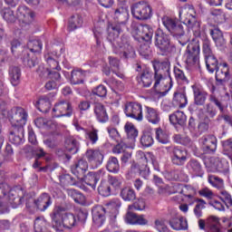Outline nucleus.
Returning <instances> with one entry per match:
<instances>
[{
	"instance_id": "f257e3e1",
	"label": "nucleus",
	"mask_w": 232,
	"mask_h": 232,
	"mask_svg": "<svg viewBox=\"0 0 232 232\" xmlns=\"http://www.w3.org/2000/svg\"><path fill=\"white\" fill-rule=\"evenodd\" d=\"M114 19L117 24L109 27L108 39L112 43L113 52L118 55L123 57V59H128L135 55V50L128 43L122 42V40L118 39L119 34L122 32V28L126 26L128 19H130V13L126 7H120L114 12ZM115 39H118L115 41Z\"/></svg>"
},
{
	"instance_id": "f03ea898",
	"label": "nucleus",
	"mask_w": 232,
	"mask_h": 232,
	"mask_svg": "<svg viewBox=\"0 0 232 232\" xmlns=\"http://www.w3.org/2000/svg\"><path fill=\"white\" fill-rule=\"evenodd\" d=\"M52 218L53 227L55 231H64V229H70L77 224L75 216L73 214L64 213L61 208H54Z\"/></svg>"
},
{
	"instance_id": "7ed1b4c3",
	"label": "nucleus",
	"mask_w": 232,
	"mask_h": 232,
	"mask_svg": "<svg viewBox=\"0 0 232 232\" xmlns=\"http://www.w3.org/2000/svg\"><path fill=\"white\" fill-rule=\"evenodd\" d=\"M8 119L13 128H23L28 121L26 111L21 107H14L9 111H2L0 112V120Z\"/></svg>"
},
{
	"instance_id": "20e7f679",
	"label": "nucleus",
	"mask_w": 232,
	"mask_h": 232,
	"mask_svg": "<svg viewBox=\"0 0 232 232\" xmlns=\"http://www.w3.org/2000/svg\"><path fill=\"white\" fill-rule=\"evenodd\" d=\"M179 20L191 30L195 37H200V22L195 17V7L188 5L179 11Z\"/></svg>"
},
{
	"instance_id": "39448f33",
	"label": "nucleus",
	"mask_w": 232,
	"mask_h": 232,
	"mask_svg": "<svg viewBox=\"0 0 232 232\" xmlns=\"http://www.w3.org/2000/svg\"><path fill=\"white\" fill-rule=\"evenodd\" d=\"M154 69V90H164L166 87V81L169 82V80H166V77L169 75V63L168 62L155 61L153 63Z\"/></svg>"
},
{
	"instance_id": "423d86ee",
	"label": "nucleus",
	"mask_w": 232,
	"mask_h": 232,
	"mask_svg": "<svg viewBox=\"0 0 232 232\" xmlns=\"http://www.w3.org/2000/svg\"><path fill=\"white\" fill-rule=\"evenodd\" d=\"M46 67H39L38 73L41 77H49L50 79H54L59 81L61 79V65H59V61L52 57L50 54L45 55Z\"/></svg>"
},
{
	"instance_id": "0eeeda50",
	"label": "nucleus",
	"mask_w": 232,
	"mask_h": 232,
	"mask_svg": "<svg viewBox=\"0 0 232 232\" xmlns=\"http://www.w3.org/2000/svg\"><path fill=\"white\" fill-rule=\"evenodd\" d=\"M130 10L133 17L139 21H148V19H151L153 15L151 6L146 2L133 4Z\"/></svg>"
},
{
	"instance_id": "6e6552de",
	"label": "nucleus",
	"mask_w": 232,
	"mask_h": 232,
	"mask_svg": "<svg viewBox=\"0 0 232 232\" xmlns=\"http://www.w3.org/2000/svg\"><path fill=\"white\" fill-rule=\"evenodd\" d=\"M198 55H200V45L198 43L188 44L184 55L185 63H187L188 68L198 66Z\"/></svg>"
},
{
	"instance_id": "1a4fd4ad",
	"label": "nucleus",
	"mask_w": 232,
	"mask_h": 232,
	"mask_svg": "<svg viewBox=\"0 0 232 232\" xmlns=\"http://www.w3.org/2000/svg\"><path fill=\"white\" fill-rule=\"evenodd\" d=\"M174 193H178V195L174 197L176 202H182L184 200L182 195L189 198L191 202L195 200V188H193V187L178 184L174 186Z\"/></svg>"
},
{
	"instance_id": "9d476101",
	"label": "nucleus",
	"mask_w": 232,
	"mask_h": 232,
	"mask_svg": "<svg viewBox=\"0 0 232 232\" xmlns=\"http://www.w3.org/2000/svg\"><path fill=\"white\" fill-rule=\"evenodd\" d=\"M85 159H87L92 169H97L104 160V154L100 150L90 149L85 152Z\"/></svg>"
},
{
	"instance_id": "9b49d317",
	"label": "nucleus",
	"mask_w": 232,
	"mask_h": 232,
	"mask_svg": "<svg viewBox=\"0 0 232 232\" xmlns=\"http://www.w3.org/2000/svg\"><path fill=\"white\" fill-rule=\"evenodd\" d=\"M153 27L148 24H141L134 27L132 35L138 39L149 42L153 38Z\"/></svg>"
},
{
	"instance_id": "f8f14e48",
	"label": "nucleus",
	"mask_w": 232,
	"mask_h": 232,
	"mask_svg": "<svg viewBox=\"0 0 232 232\" xmlns=\"http://www.w3.org/2000/svg\"><path fill=\"white\" fill-rule=\"evenodd\" d=\"M137 72H140V74L137 76L139 84H141L143 88H150L153 82V75L151 70L148 67H140L138 65Z\"/></svg>"
},
{
	"instance_id": "ddd939ff",
	"label": "nucleus",
	"mask_w": 232,
	"mask_h": 232,
	"mask_svg": "<svg viewBox=\"0 0 232 232\" xmlns=\"http://www.w3.org/2000/svg\"><path fill=\"white\" fill-rule=\"evenodd\" d=\"M72 105L66 101H62L54 105L53 117H70L72 115Z\"/></svg>"
},
{
	"instance_id": "4468645a",
	"label": "nucleus",
	"mask_w": 232,
	"mask_h": 232,
	"mask_svg": "<svg viewBox=\"0 0 232 232\" xmlns=\"http://www.w3.org/2000/svg\"><path fill=\"white\" fill-rule=\"evenodd\" d=\"M125 115L135 119V121H142V105L137 102H130L125 106Z\"/></svg>"
},
{
	"instance_id": "2eb2a0df",
	"label": "nucleus",
	"mask_w": 232,
	"mask_h": 232,
	"mask_svg": "<svg viewBox=\"0 0 232 232\" xmlns=\"http://www.w3.org/2000/svg\"><path fill=\"white\" fill-rule=\"evenodd\" d=\"M155 44L160 52H168L169 50V37L164 34L163 30L158 29L155 34Z\"/></svg>"
},
{
	"instance_id": "dca6fc26",
	"label": "nucleus",
	"mask_w": 232,
	"mask_h": 232,
	"mask_svg": "<svg viewBox=\"0 0 232 232\" xmlns=\"http://www.w3.org/2000/svg\"><path fill=\"white\" fill-rule=\"evenodd\" d=\"M16 15L18 21L24 24H30L34 21V12L26 5H20L17 8Z\"/></svg>"
},
{
	"instance_id": "f3484780",
	"label": "nucleus",
	"mask_w": 232,
	"mask_h": 232,
	"mask_svg": "<svg viewBox=\"0 0 232 232\" xmlns=\"http://www.w3.org/2000/svg\"><path fill=\"white\" fill-rule=\"evenodd\" d=\"M199 144L206 153L217 151V138L213 135L204 136L199 140Z\"/></svg>"
},
{
	"instance_id": "a211bd4d",
	"label": "nucleus",
	"mask_w": 232,
	"mask_h": 232,
	"mask_svg": "<svg viewBox=\"0 0 232 232\" xmlns=\"http://www.w3.org/2000/svg\"><path fill=\"white\" fill-rule=\"evenodd\" d=\"M92 222L96 227H101L106 222V209L102 206L95 207L92 209Z\"/></svg>"
},
{
	"instance_id": "6ab92c4d",
	"label": "nucleus",
	"mask_w": 232,
	"mask_h": 232,
	"mask_svg": "<svg viewBox=\"0 0 232 232\" xmlns=\"http://www.w3.org/2000/svg\"><path fill=\"white\" fill-rule=\"evenodd\" d=\"M106 175V171L104 169H100L96 172H89L84 179L85 184L87 186H90L92 189H95L97 188V182L101 179H103V177Z\"/></svg>"
},
{
	"instance_id": "aec40b11",
	"label": "nucleus",
	"mask_w": 232,
	"mask_h": 232,
	"mask_svg": "<svg viewBox=\"0 0 232 232\" xmlns=\"http://www.w3.org/2000/svg\"><path fill=\"white\" fill-rule=\"evenodd\" d=\"M9 140L15 146L23 144L24 142V129L23 127H13L9 134Z\"/></svg>"
},
{
	"instance_id": "412c9836",
	"label": "nucleus",
	"mask_w": 232,
	"mask_h": 232,
	"mask_svg": "<svg viewBox=\"0 0 232 232\" xmlns=\"http://www.w3.org/2000/svg\"><path fill=\"white\" fill-rule=\"evenodd\" d=\"M171 160L176 166H184L188 160V152L175 147L171 152Z\"/></svg>"
},
{
	"instance_id": "4be33fe9",
	"label": "nucleus",
	"mask_w": 232,
	"mask_h": 232,
	"mask_svg": "<svg viewBox=\"0 0 232 232\" xmlns=\"http://www.w3.org/2000/svg\"><path fill=\"white\" fill-rule=\"evenodd\" d=\"M207 232H224V226L220 223V218L210 216L207 220Z\"/></svg>"
},
{
	"instance_id": "5701e85b",
	"label": "nucleus",
	"mask_w": 232,
	"mask_h": 232,
	"mask_svg": "<svg viewBox=\"0 0 232 232\" xmlns=\"http://www.w3.org/2000/svg\"><path fill=\"white\" fill-rule=\"evenodd\" d=\"M193 94H194V103L197 106H203L206 103V99H208V92L197 85H192Z\"/></svg>"
},
{
	"instance_id": "b1692460",
	"label": "nucleus",
	"mask_w": 232,
	"mask_h": 232,
	"mask_svg": "<svg viewBox=\"0 0 232 232\" xmlns=\"http://www.w3.org/2000/svg\"><path fill=\"white\" fill-rule=\"evenodd\" d=\"M34 206H36L39 211H46L50 206H52V197L44 193L40 196L37 200H34Z\"/></svg>"
},
{
	"instance_id": "393cba45",
	"label": "nucleus",
	"mask_w": 232,
	"mask_h": 232,
	"mask_svg": "<svg viewBox=\"0 0 232 232\" xmlns=\"http://www.w3.org/2000/svg\"><path fill=\"white\" fill-rule=\"evenodd\" d=\"M145 119L150 124H159L160 122V112L154 108L145 106Z\"/></svg>"
},
{
	"instance_id": "a878e982",
	"label": "nucleus",
	"mask_w": 232,
	"mask_h": 232,
	"mask_svg": "<svg viewBox=\"0 0 232 232\" xmlns=\"http://www.w3.org/2000/svg\"><path fill=\"white\" fill-rule=\"evenodd\" d=\"M169 224L174 231H186L188 229V219L186 218H172Z\"/></svg>"
},
{
	"instance_id": "bb28decb",
	"label": "nucleus",
	"mask_w": 232,
	"mask_h": 232,
	"mask_svg": "<svg viewBox=\"0 0 232 232\" xmlns=\"http://www.w3.org/2000/svg\"><path fill=\"white\" fill-rule=\"evenodd\" d=\"M94 115L99 122H108V112L102 103L94 104Z\"/></svg>"
},
{
	"instance_id": "cd10ccee",
	"label": "nucleus",
	"mask_w": 232,
	"mask_h": 232,
	"mask_svg": "<svg viewBox=\"0 0 232 232\" xmlns=\"http://www.w3.org/2000/svg\"><path fill=\"white\" fill-rule=\"evenodd\" d=\"M52 95H45L39 98L36 102V107L42 113H47L50 111V108H52V102H50Z\"/></svg>"
},
{
	"instance_id": "c85d7f7f",
	"label": "nucleus",
	"mask_w": 232,
	"mask_h": 232,
	"mask_svg": "<svg viewBox=\"0 0 232 232\" xmlns=\"http://www.w3.org/2000/svg\"><path fill=\"white\" fill-rule=\"evenodd\" d=\"M229 79V67L227 63L220 64V68L216 70V81L222 82Z\"/></svg>"
},
{
	"instance_id": "c756f323",
	"label": "nucleus",
	"mask_w": 232,
	"mask_h": 232,
	"mask_svg": "<svg viewBox=\"0 0 232 232\" xmlns=\"http://www.w3.org/2000/svg\"><path fill=\"white\" fill-rule=\"evenodd\" d=\"M88 170V162L84 160H80L75 165L72 167V171L76 177L84 175V172Z\"/></svg>"
},
{
	"instance_id": "7c9ffc66",
	"label": "nucleus",
	"mask_w": 232,
	"mask_h": 232,
	"mask_svg": "<svg viewBox=\"0 0 232 232\" xmlns=\"http://www.w3.org/2000/svg\"><path fill=\"white\" fill-rule=\"evenodd\" d=\"M153 130L151 129H145L143 130V134L140 138V144L145 148H150L154 142L153 140Z\"/></svg>"
},
{
	"instance_id": "2f4dec72",
	"label": "nucleus",
	"mask_w": 232,
	"mask_h": 232,
	"mask_svg": "<svg viewBox=\"0 0 232 232\" xmlns=\"http://www.w3.org/2000/svg\"><path fill=\"white\" fill-rule=\"evenodd\" d=\"M210 35L217 46H224L226 44V39H224V34L218 28L212 29Z\"/></svg>"
},
{
	"instance_id": "473e14b6",
	"label": "nucleus",
	"mask_w": 232,
	"mask_h": 232,
	"mask_svg": "<svg viewBox=\"0 0 232 232\" xmlns=\"http://www.w3.org/2000/svg\"><path fill=\"white\" fill-rule=\"evenodd\" d=\"M86 77V72L81 69L72 71L71 82L72 84H82Z\"/></svg>"
},
{
	"instance_id": "72a5a7b5",
	"label": "nucleus",
	"mask_w": 232,
	"mask_h": 232,
	"mask_svg": "<svg viewBox=\"0 0 232 232\" xmlns=\"http://www.w3.org/2000/svg\"><path fill=\"white\" fill-rule=\"evenodd\" d=\"M169 121L171 124H179V126H184L187 121L186 114L178 111L169 116Z\"/></svg>"
},
{
	"instance_id": "f704fd0d",
	"label": "nucleus",
	"mask_w": 232,
	"mask_h": 232,
	"mask_svg": "<svg viewBox=\"0 0 232 232\" xmlns=\"http://www.w3.org/2000/svg\"><path fill=\"white\" fill-rule=\"evenodd\" d=\"M120 195L125 202H131V200H135V198H137L135 190L130 187L123 188Z\"/></svg>"
},
{
	"instance_id": "c9c22d12",
	"label": "nucleus",
	"mask_w": 232,
	"mask_h": 232,
	"mask_svg": "<svg viewBox=\"0 0 232 232\" xmlns=\"http://www.w3.org/2000/svg\"><path fill=\"white\" fill-rule=\"evenodd\" d=\"M9 77L11 84L17 86L21 81V69H19V67H11L9 70Z\"/></svg>"
},
{
	"instance_id": "e433bc0d",
	"label": "nucleus",
	"mask_w": 232,
	"mask_h": 232,
	"mask_svg": "<svg viewBox=\"0 0 232 232\" xmlns=\"http://www.w3.org/2000/svg\"><path fill=\"white\" fill-rule=\"evenodd\" d=\"M187 169L191 175H198L202 171V165L196 160H190L187 164Z\"/></svg>"
},
{
	"instance_id": "4c0bfd02",
	"label": "nucleus",
	"mask_w": 232,
	"mask_h": 232,
	"mask_svg": "<svg viewBox=\"0 0 232 232\" xmlns=\"http://www.w3.org/2000/svg\"><path fill=\"white\" fill-rule=\"evenodd\" d=\"M205 61L207 69L210 73H213L214 72H216V70H218V60H217V57H215V55L207 56L205 58Z\"/></svg>"
},
{
	"instance_id": "58836bf2",
	"label": "nucleus",
	"mask_w": 232,
	"mask_h": 232,
	"mask_svg": "<svg viewBox=\"0 0 232 232\" xmlns=\"http://www.w3.org/2000/svg\"><path fill=\"white\" fill-rule=\"evenodd\" d=\"M125 132L129 139L135 140L139 137V130L131 122H127L124 126Z\"/></svg>"
},
{
	"instance_id": "ea45409f",
	"label": "nucleus",
	"mask_w": 232,
	"mask_h": 232,
	"mask_svg": "<svg viewBox=\"0 0 232 232\" xmlns=\"http://www.w3.org/2000/svg\"><path fill=\"white\" fill-rule=\"evenodd\" d=\"M0 14L6 23H15V14L11 8H1Z\"/></svg>"
},
{
	"instance_id": "a19ab883",
	"label": "nucleus",
	"mask_w": 232,
	"mask_h": 232,
	"mask_svg": "<svg viewBox=\"0 0 232 232\" xmlns=\"http://www.w3.org/2000/svg\"><path fill=\"white\" fill-rule=\"evenodd\" d=\"M106 168L110 173H119V170L121 169L119 160L115 157H111L107 162Z\"/></svg>"
},
{
	"instance_id": "79ce46f5",
	"label": "nucleus",
	"mask_w": 232,
	"mask_h": 232,
	"mask_svg": "<svg viewBox=\"0 0 232 232\" xmlns=\"http://www.w3.org/2000/svg\"><path fill=\"white\" fill-rule=\"evenodd\" d=\"M214 168H216L217 171H219V173H227V171H229V162L224 159H218L216 160Z\"/></svg>"
},
{
	"instance_id": "37998d69",
	"label": "nucleus",
	"mask_w": 232,
	"mask_h": 232,
	"mask_svg": "<svg viewBox=\"0 0 232 232\" xmlns=\"http://www.w3.org/2000/svg\"><path fill=\"white\" fill-rule=\"evenodd\" d=\"M82 25V18H81V16L79 15L72 16L71 19L69 20L68 30L69 32H73V30H77V28H81Z\"/></svg>"
},
{
	"instance_id": "c03bdc74",
	"label": "nucleus",
	"mask_w": 232,
	"mask_h": 232,
	"mask_svg": "<svg viewBox=\"0 0 232 232\" xmlns=\"http://www.w3.org/2000/svg\"><path fill=\"white\" fill-rule=\"evenodd\" d=\"M173 101L177 102L179 108H186L188 105V97H186V93L184 92H175Z\"/></svg>"
},
{
	"instance_id": "a18cd8bd",
	"label": "nucleus",
	"mask_w": 232,
	"mask_h": 232,
	"mask_svg": "<svg viewBox=\"0 0 232 232\" xmlns=\"http://www.w3.org/2000/svg\"><path fill=\"white\" fill-rule=\"evenodd\" d=\"M213 19H215L216 22L221 24V23H226V13H224V11H222L221 9H213L210 12Z\"/></svg>"
},
{
	"instance_id": "49530a36",
	"label": "nucleus",
	"mask_w": 232,
	"mask_h": 232,
	"mask_svg": "<svg viewBox=\"0 0 232 232\" xmlns=\"http://www.w3.org/2000/svg\"><path fill=\"white\" fill-rule=\"evenodd\" d=\"M129 211H144L146 209V201L142 198L138 199L128 207Z\"/></svg>"
},
{
	"instance_id": "de8ad7c7",
	"label": "nucleus",
	"mask_w": 232,
	"mask_h": 232,
	"mask_svg": "<svg viewBox=\"0 0 232 232\" xmlns=\"http://www.w3.org/2000/svg\"><path fill=\"white\" fill-rule=\"evenodd\" d=\"M27 46L30 52H33L34 53H41V50H43V43L39 40L29 41Z\"/></svg>"
},
{
	"instance_id": "09e8293b",
	"label": "nucleus",
	"mask_w": 232,
	"mask_h": 232,
	"mask_svg": "<svg viewBox=\"0 0 232 232\" xmlns=\"http://www.w3.org/2000/svg\"><path fill=\"white\" fill-rule=\"evenodd\" d=\"M156 139L161 144H168L169 142V135L160 128L156 129Z\"/></svg>"
},
{
	"instance_id": "8fccbe9b",
	"label": "nucleus",
	"mask_w": 232,
	"mask_h": 232,
	"mask_svg": "<svg viewBox=\"0 0 232 232\" xmlns=\"http://www.w3.org/2000/svg\"><path fill=\"white\" fill-rule=\"evenodd\" d=\"M66 150L72 155H75L77 151H79V142H77L74 139H69L66 140Z\"/></svg>"
},
{
	"instance_id": "3c124183",
	"label": "nucleus",
	"mask_w": 232,
	"mask_h": 232,
	"mask_svg": "<svg viewBox=\"0 0 232 232\" xmlns=\"http://www.w3.org/2000/svg\"><path fill=\"white\" fill-rule=\"evenodd\" d=\"M99 195L102 197H110L111 195V188L106 181H102L101 185L98 187Z\"/></svg>"
},
{
	"instance_id": "603ef678",
	"label": "nucleus",
	"mask_w": 232,
	"mask_h": 232,
	"mask_svg": "<svg viewBox=\"0 0 232 232\" xmlns=\"http://www.w3.org/2000/svg\"><path fill=\"white\" fill-rule=\"evenodd\" d=\"M174 75L175 79H177L179 82H183L184 84H188L189 82L186 77V74H184V71L180 70L179 67H174Z\"/></svg>"
},
{
	"instance_id": "864d4df0",
	"label": "nucleus",
	"mask_w": 232,
	"mask_h": 232,
	"mask_svg": "<svg viewBox=\"0 0 232 232\" xmlns=\"http://www.w3.org/2000/svg\"><path fill=\"white\" fill-rule=\"evenodd\" d=\"M203 113L207 119H213L217 115V109L213 104L208 103L205 105Z\"/></svg>"
},
{
	"instance_id": "5fc2aeb1",
	"label": "nucleus",
	"mask_w": 232,
	"mask_h": 232,
	"mask_svg": "<svg viewBox=\"0 0 232 232\" xmlns=\"http://www.w3.org/2000/svg\"><path fill=\"white\" fill-rule=\"evenodd\" d=\"M46 227V219L44 218H37L34 220V232H43Z\"/></svg>"
},
{
	"instance_id": "6e6d98bb",
	"label": "nucleus",
	"mask_w": 232,
	"mask_h": 232,
	"mask_svg": "<svg viewBox=\"0 0 232 232\" xmlns=\"http://www.w3.org/2000/svg\"><path fill=\"white\" fill-rule=\"evenodd\" d=\"M161 23L169 32H170L177 24V22H175V20H173V18H170L169 16H163L161 18Z\"/></svg>"
},
{
	"instance_id": "4d7b16f0",
	"label": "nucleus",
	"mask_w": 232,
	"mask_h": 232,
	"mask_svg": "<svg viewBox=\"0 0 232 232\" xmlns=\"http://www.w3.org/2000/svg\"><path fill=\"white\" fill-rule=\"evenodd\" d=\"M208 182L213 188H222L224 186V179L214 175L208 176Z\"/></svg>"
},
{
	"instance_id": "13d9d810",
	"label": "nucleus",
	"mask_w": 232,
	"mask_h": 232,
	"mask_svg": "<svg viewBox=\"0 0 232 232\" xmlns=\"http://www.w3.org/2000/svg\"><path fill=\"white\" fill-rule=\"evenodd\" d=\"M170 34L174 36V37H182V35H184L185 32H184V26H182V24H176L172 30L170 31Z\"/></svg>"
},
{
	"instance_id": "bf43d9fd",
	"label": "nucleus",
	"mask_w": 232,
	"mask_h": 232,
	"mask_svg": "<svg viewBox=\"0 0 232 232\" xmlns=\"http://www.w3.org/2000/svg\"><path fill=\"white\" fill-rule=\"evenodd\" d=\"M87 136L92 144H97V140H99V130L92 128L87 132Z\"/></svg>"
},
{
	"instance_id": "052dcab7",
	"label": "nucleus",
	"mask_w": 232,
	"mask_h": 232,
	"mask_svg": "<svg viewBox=\"0 0 232 232\" xmlns=\"http://www.w3.org/2000/svg\"><path fill=\"white\" fill-rule=\"evenodd\" d=\"M200 197H204L208 200H212L215 198V193L208 188H203L198 191Z\"/></svg>"
},
{
	"instance_id": "680f3d73",
	"label": "nucleus",
	"mask_w": 232,
	"mask_h": 232,
	"mask_svg": "<svg viewBox=\"0 0 232 232\" xmlns=\"http://www.w3.org/2000/svg\"><path fill=\"white\" fill-rule=\"evenodd\" d=\"M139 215L129 210L125 216V222L127 224H131L132 226H137V218Z\"/></svg>"
},
{
	"instance_id": "e2e57ef3",
	"label": "nucleus",
	"mask_w": 232,
	"mask_h": 232,
	"mask_svg": "<svg viewBox=\"0 0 232 232\" xmlns=\"http://www.w3.org/2000/svg\"><path fill=\"white\" fill-rule=\"evenodd\" d=\"M109 64H110L113 73L118 75V77L122 78V74L119 75V73H117V70H119V60H117V58L109 56Z\"/></svg>"
},
{
	"instance_id": "0e129e2a",
	"label": "nucleus",
	"mask_w": 232,
	"mask_h": 232,
	"mask_svg": "<svg viewBox=\"0 0 232 232\" xmlns=\"http://www.w3.org/2000/svg\"><path fill=\"white\" fill-rule=\"evenodd\" d=\"M68 195H70L77 204H80V202L84 198V196L75 189H69Z\"/></svg>"
},
{
	"instance_id": "69168bd1",
	"label": "nucleus",
	"mask_w": 232,
	"mask_h": 232,
	"mask_svg": "<svg viewBox=\"0 0 232 232\" xmlns=\"http://www.w3.org/2000/svg\"><path fill=\"white\" fill-rule=\"evenodd\" d=\"M203 53L206 57H211L213 55V51L211 50V42L209 40H204L203 42Z\"/></svg>"
},
{
	"instance_id": "338daca9",
	"label": "nucleus",
	"mask_w": 232,
	"mask_h": 232,
	"mask_svg": "<svg viewBox=\"0 0 232 232\" xmlns=\"http://www.w3.org/2000/svg\"><path fill=\"white\" fill-rule=\"evenodd\" d=\"M156 229L159 232H169V228L166 226V222L162 219L155 221Z\"/></svg>"
},
{
	"instance_id": "774afa93",
	"label": "nucleus",
	"mask_w": 232,
	"mask_h": 232,
	"mask_svg": "<svg viewBox=\"0 0 232 232\" xmlns=\"http://www.w3.org/2000/svg\"><path fill=\"white\" fill-rule=\"evenodd\" d=\"M93 95H97L98 97H106V93H108V90L104 85H99L98 87L92 90Z\"/></svg>"
}]
</instances>
